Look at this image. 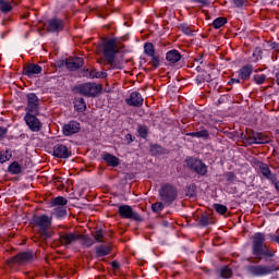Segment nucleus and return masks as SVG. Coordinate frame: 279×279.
Segmentation results:
<instances>
[{
    "label": "nucleus",
    "instance_id": "33",
    "mask_svg": "<svg viewBox=\"0 0 279 279\" xmlns=\"http://www.w3.org/2000/svg\"><path fill=\"white\" fill-rule=\"evenodd\" d=\"M150 151H151L153 156H158V155L160 156V155L165 154V148H162V146H160V145L155 144V145L150 146Z\"/></svg>",
    "mask_w": 279,
    "mask_h": 279
},
{
    "label": "nucleus",
    "instance_id": "19",
    "mask_svg": "<svg viewBox=\"0 0 279 279\" xmlns=\"http://www.w3.org/2000/svg\"><path fill=\"white\" fill-rule=\"evenodd\" d=\"M39 73H43V68L38 64L31 63L24 68V75L27 77L38 75Z\"/></svg>",
    "mask_w": 279,
    "mask_h": 279
},
{
    "label": "nucleus",
    "instance_id": "35",
    "mask_svg": "<svg viewBox=\"0 0 279 279\" xmlns=\"http://www.w3.org/2000/svg\"><path fill=\"white\" fill-rule=\"evenodd\" d=\"M53 215L59 219L62 217H66V207H54Z\"/></svg>",
    "mask_w": 279,
    "mask_h": 279
},
{
    "label": "nucleus",
    "instance_id": "13",
    "mask_svg": "<svg viewBox=\"0 0 279 279\" xmlns=\"http://www.w3.org/2000/svg\"><path fill=\"white\" fill-rule=\"evenodd\" d=\"M34 260V252H22L13 256L10 263L14 265H25V263H32Z\"/></svg>",
    "mask_w": 279,
    "mask_h": 279
},
{
    "label": "nucleus",
    "instance_id": "44",
    "mask_svg": "<svg viewBox=\"0 0 279 279\" xmlns=\"http://www.w3.org/2000/svg\"><path fill=\"white\" fill-rule=\"evenodd\" d=\"M198 223L203 228H206V226H208L210 223V218H208V216H202Z\"/></svg>",
    "mask_w": 279,
    "mask_h": 279
},
{
    "label": "nucleus",
    "instance_id": "51",
    "mask_svg": "<svg viewBox=\"0 0 279 279\" xmlns=\"http://www.w3.org/2000/svg\"><path fill=\"white\" fill-rule=\"evenodd\" d=\"M192 3H201L202 5H206V0H190Z\"/></svg>",
    "mask_w": 279,
    "mask_h": 279
},
{
    "label": "nucleus",
    "instance_id": "29",
    "mask_svg": "<svg viewBox=\"0 0 279 279\" xmlns=\"http://www.w3.org/2000/svg\"><path fill=\"white\" fill-rule=\"evenodd\" d=\"M23 168L19 165L17 161H13L9 166V172L12 173V175H19V173H22Z\"/></svg>",
    "mask_w": 279,
    "mask_h": 279
},
{
    "label": "nucleus",
    "instance_id": "54",
    "mask_svg": "<svg viewBox=\"0 0 279 279\" xmlns=\"http://www.w3.org/2000/svg\"><path fill=\"white\" fill-rule=\"evenodd\" d=\"M126 138H129L130 142L132 143V135H131V134H128V135H126Z\"/></svg>",
    "mask_w": 279,
    "mask_h": 279
},
{
    "label": "nucleus",
    "instance_id": "21",
    "mask_svg": "<svg viewBox=\"0 0 279 279\" xmlns=\"http://www.w3.org/2000/svg\"><path fill=\"white\" fill-rule=\"evenodd\" d=\"M166 60L169 64H175L182 60V54L178 50H170L166 53Z\"/></svg>",
    "mask_w": 279,
    "mask_h": 279
},
{
    "label": "nucleus",
    "instance_id": "4",
    "mask_svg": "<svg viewBox=\"0 0 279 279\" xmlns=\"http://www.w3.org/2000/svg\"><path fill=\"white\" fill-rule=\"evenodd\" d=\"M102 51L107 64L114 66V58L119 53L116 38L108 39L102 44Z\"/></svg>",
    "mask_w": 279,
    "mask_h": 279
},
{
    "label": "nucleus",
    "instance_id": "34",
    "mask_svg": "<svg viewBox=\"0 0 279 279\" xmlns=\"http://www.w3.org/2000/svg\"><path fill=\"white\" fill-rule=\"evenodd\" d=\"M149 58H150V61H149L150 66H154V69H158V66H160V57L154 53L153 56H149Z\"/></svg>",
    "mask_w": 279,
    "mask_h": 279
},
{
    "label": "nucleus",
    "instance_id": "26",
    "mask_svg": "<svg viewBox=\"0 0 279 279\" xmlns=\"http://www.w3.org/2000/svg\"><path fill=\"white\" fill-rule=\"evenodd\" d=\"M66 204H69V201L63 196H58L56 198H52L50 202V206L52 208L64 207L66 206Z\"/></svg>",
    "mask_w": 279,
    "mask_h": 279
},
{
    "label": "nucleus",
    "instance_id": "1",
    "mask_svg": "<svg viewBox=\"0 0 279 279\" xmlns=\"http://www.w3.org/2000/svg\"><path fill=\"white\" fill-rule=\"evenodd\" d=\"M252 255L255 256L256 260H265L266 263L271 260L276 256V250L267 246L265 243V233L257 232L253 235Z\"/></svg>",
    "mask_w": 279,
    "mask_h": 279
},
{
    "label": "nucleus",
    "instance_id": "11",
    "mask_svg": "<svg viewBox=\"0 0 279 279\" xmlns=\"http://www.w3.org/2000/svg\"><path fill=\"white\" fill-rule=\"evenodd\" d=\"M81 238L82 234L77 232H63L59 235V241L61 245L69 247V245H75Z\"/></svg>",
    "mask_w": 279,
    "mask_h": 279
},
{
    "label": "nucleus",
    "instance_id": "38",
    "mask_svg": "<svg viewBox=\"0 0 279 279\" xmlns=\"http://www.w3.org/2000/svg\"><path fill=\"white\" fill-rule=\"evenodd\" d=\"M214 208L218 215H226L228 213V207L221 204H215Z\"/></svg>",
    "mask_w": 279,
    "mask_h": 279
},
{
    "label": "nucleus",
    "instance_id": "10",
    "mask_svg": "<svg viewBox=\"0 0 279 279\" xmlns=\"http://www.w3.org/2000/svg\"><path fill=\"white\" fill-rule=\"evenodd\" d=\"M119 215L121 219H133L134 221H143L141 215L132 209L130 205H120L119 206Z\"/></svg>",
    "mask_w": 279,
    "mask_h": 279
},
{
    "label": "nucleus",
    "instance_id": "16",
    "mask_svg": "<svg viewBox=\"0 0 279 279\" xmlns=\"http://www.w3.org/2000/svg\"><path fill=\"white\" fill-rule=\"evenodd\" d=\"M81 129L80 122L70 121L68 124L63 125V134L64 136H73V134H77Z\"/></svg>",
    "mask_w": 279,
    "mask_h": 279
},
{
    "label": "nucleus",
    "instance_id": "17",
    "mask_svg": "<svg viewBox=\"0 0 279 279\" xmlns=\"http://www.w3.org/2000/svg\"><path fill=\"white\" fill-rule=\"evenodd\" d=\"M143 96L138 92H133L130 95V99H126L129 106H134V108H141L143 106Z\"/></svg>",
    "mask_w": 279,
    "mask_h": 279
},
{
    "label": "nucleus",
    "instance_id": "27",
    "mask_svg": "<svg viewBox=\"0 0 279 279\" xmlns=\"http://www.w3.org/2000/svg\"><path fill=\"white\" fill-rule=\"evenodd\" d=\"M74 110H76V112H85L86 101L84 98L80 97L74 99Z\"/></svg>",
    "mask_w": 279,
    "mask_h": 279
},
{
    "label": "nucleus",
    "instance_id": "6",
    "mask_svg": "<svg viewBox=\"0 0 279 279\" xmlns=\"http://www.w3.org/2000/svg\"><path fill=\"white\" fill-rule=\"evenodd\" d=\"M159 196L162 203L167 204V206H171V204L175 202V197H178V191L173 185L166 184L159 190Z\"/></svg>",
    "mask_w": 279,
    "mask_h": 279
},
{
    "label": "nucleus",
    "instance_id": "24",
    "mask_svg": "<svg viewBox=\"0 0 279 279\" xmlns=\"http://www.w3.org/2000/svg\"><path fill=\"white\" fill-rule=\"evenodd\" d=\"M102 160H105L109 167H119V158L110 153L102 154Z\"/></svg>",
    "mask_w": 279,
    "mask_h": 279
},
{
    "label": "nucleus",
    "instance_id": "53",
    "mask_svg": "<svg viewBox=\"0 0 279 279\" xmlns=\"http://www.w3.org/2000/svg\"><path fill=\"white\" fill-rule=\"evenodd\" d=\"M276 77H277V84L279 85V71L277 72Z\"/></svg>",
    "mask_w": 279,
    "mask_h": 279
},
{
    "label": "nucleus",
    "instance_id": "25",
    "mask_svg": "<svg viewBox=\"0 0 279 279\" xmlns=\"http://www.w3.org/2000/svg\"><path fill=\"white\" fill-rule=\"evenodd\" d=\"M252 71H254V66L245 65L242 69H240L239 77H241V80L243 81L250 80V75H252Z\"/></svg>",
    "mask_w": 279,
    "mask_h": 279
},
{
    "label": "nucleus",
    "instance_id": "5",
    "mask_svg": "<svg viewBox=\"0 0 279 279\" xmlns=\"http://www.w3.org/2000/svg\"><path fill=\"white\" fill-rule=\"evenodd\" d=\"M74 92L84 97H97L101 93V85L97 83H83L74 87Z\"/></svg>",
    "mask_w": 279,
    "mask_h": 279
},
{
    "label": "nucleus",
    "instance_id": "28",
    "mask_svg": "<svg viewBox=\"0 0 279 279\" xmlns=\"http://www.w3.org/2000/svg\"><path fill=\"white\" fill-rule=\"evenodd\" d=\"M0 11L2 14H8L9 12H12V2L8 0H0Z\"/></svg>",
    "mask_w": 279,
    "mask_h": 279
},
{
    "label": "nucleus",
    "instance_id": "30",
    "mask_svg": "<svg viewBox=\"0 0 279 279\" xmlns=\"http://www.w3.org/2000/svg\"><path fill=\"white\" fill-rule=\"evenodd\" d=\"M186 136H195L196 138H208L210 134L208 133V130H202L197 132L186 133Z\"/></svg>",
    "mask_w": 279,
    "mask_h": 279
},
{
    "label": "nucleus",
    "instance_id": "42",
    "mask_svg": "<svg viewBox=\"0 0 279 279\" xmlns=\"http://www.w3.org/2000/svg\"><path fill=\"white\" fill-rule=\"evenodd\" d=\"M137 132L142 138H147V134H149L147 126H143V125L138 126Z\"/></svg>",
    "mask_w": 279,
    "mask_h": 279
},
{
    "label": "nucleus",
    "instance_id": "32",
    "mask_svg": "<svg viewBox=\"0 0 279 279\" xmlns=\"http://www.w3.org/2000/svg\"><path fill=\"white\" fill-rule=\"evenodd\" d=\"M226 23H228V20L226 17H217L213 22V27L215 29H220V27H223V25H226Z\"/></svg>",
    "mask_w": 279,
    "mask_h": 279
},
{
    "label": "nucleus",
    "instance_id": "37",
    "mask_svg": "<svg viewBox=\"0 0 279 279\" xmlns=\"http://www.w3.org/2000/svg\"><path fill=\"white\" fill-rule=\"evenodd\" d=\"M144 52L146 53V56H154V53H156V50L154 49V44L146 43L144 45Z\"/></svg>",
    "mask_w": 279,
    "mask_h": 279
},
{
    "label": "nucleus",
    "instance_id": "39",
    "mask_svg": "<svg viewBox=\"0 0 279 279\" xmlns=\"http://www.w3.org/2000/svg\"><path fill=\"white\" fill-rule=\"evenodd\" d=\"M12 158V153L10 150L1 151L0 153V162H8Z\"/></svg>",
    "mask_w": 279,
    "mask_h": 279
},
{
    "label": "nucleus",
    "instance_id": "22",
    "mask_svg": "<svg viewBox=\"0 0 279 279\" xmlns=\"http://www.w3.org/2000/svg\"><path fill=\"white\" fill-rule=\"evenodd\" d=\"M83 77H89L90 80H95V77L101 78V77H106V73L97 72V70L95 69H86V70H83Z\"/></svg>",
    "mask_w": 279,
    "mask_h": 279
},
{
    "label": "nucleus",
    "instance_id": "36",
    "mask_svg": "<svg viewBox=\"0 0 279 279\" xmlns=\"http://www.w3.org/2000/svg\"><path fill=\"white\" fill-rule=\"evenodd\" d=\"M151 210L158 215L165 210V204H162V202H157L151 205Z\"/></svg>",
    "mask_w": 279,
    "mask_h": 279
},
{
    "label": "nucleus",
    "instance_id": "2",
    "mask_svg": "<svg viewBox=\"0 0 279 279\" xmlns=\"http://www.w3.org/2000/svg\"><path fill=\"white\" fill-rule=\"evenodd\" d=\"M33 226L38 228V232L44 239H51V218L47 215L34 216L33 217Z\"/></svg>",
    "mask_w": 279,
    "mask_h": 279
},
{
    "label": "nucleus",
    "instance_id": "7",
    "mask_svg": "<svg viewBox=\"0 0 279 279\" xmlns=\"http://www.w3.org/2000/svg\"><path fill=\"white\" fill-rule=\"evenodd\" d=\"M185 162L190 170L197 175H206L208 173V167L204 165V162L195 157H187Z\"/></svg>",
    "mask_w": 279,
    "mask_h": 279
},
{
    "label": "nucleus",
    "instance_id": "46",
    "mask_svg": "<svg viewBox=\"0 0 279 279\" xmlns=\"http://www.w3.org/2000/svg\"><path fill=\"white\" fill-rule=\"evenodd\" d=\"M225 178L227 182H234V180H236V175L234 174V172H227L225 174Z\"/></svg>",
    "mask_w": 279,
    "mask_h": 279
},
{
    "label": "nucleus",
    "instance_id": "15",
    "mask_svg": "<svg viewBox=\"0 0 279 279\" xmlns=\"http://www.w3.org/2000/svg\"><path fill=\"white\" fill-rule=\"evenodd\" d=\"M53 156L56 158H71V150L64 144H56L53 146Z\"/></svg>",
    "mask_w": 279,
    "mask_h": 279
},
{
    "label": "nucleus",
    "instance_id": "18",
    "mask_svg": "<svg viewBox=\"0 0 279 279\" xmlns=\"http://www.w3.org/2000/svg\"><path fill=\"white\" fill-rule=\"evenodd\" d=\"M65 66L69 71H75L77 69H82L84 66V59L82 58H72L65 61Z\"/></svg>",
    "mask_w": 279,
    "mask_h": 279
},
{
    "label": "nucleus",
    "instance_id": "45",
    "mask_svg": "<svg viewBox=\"0 0 279 279\" xmlns=\"http://www.w3.org/2000/svg\"><path fill=\"white\" fill-rule=\"evenodd\" d=\"M94 238L96 239L97 243H104V231L102 230L96 231V233L94 234Z\"/></svg>",
    "mask_w": 279,
    "mask_h": 279
},
{
    "label": "nucleus",
    "instance_id": "50",
    "mask_svg": "<svg viewBox=\"0 0 279 279\" xmlns=\"http://www.w3.org/2000/svg\"><path fill=\"white\" fill-rule=\"evenodd\" d=\"M229 84H230V85H232V84H241V80H239V78H231V80L229 81Z\"/></svg>",
    "mask_w": 279,
    "mask_h": 279
},
{
    "label": "nucleus",
    "instance_id": "3",
    "mask_svg": "<svg viewBox=\"0 0 279 279\" xmlns=\"http://www.w3.org/2000/svg\"><path fill=\"white\" fill-rule=\"evenodd\" d=\"M247 274L250 276H253L255 278H263L265 276H271L274 271H278V268L276 267L275 264L272 265H248L246 267Z\"/></svg>",
    "mask_w": 279,
    "mask_h": 279
},
{
    "label": "nucleus",
    "instance_id": "40",
    "mask_svg": "<svg viewBox=\"0 0 279 279\" xmlns=\"http://www.w3.org/2000/svg\"><path fill=\"white\" fill-rule=\"evenodd\" d=\"M221 278H232V268L228 266L223 267L221 269Z\"/></svg>",
    "mask_w": 279,
    "mask_h": 279
},
{
    "label": "nucleus",
    "instance_id": "48",
    "mask_svg": "<svg viewBox=\"0 0 279 279\" xmlns=\"http://www.w3.org/2000/svg\"><path fill=\"white\" fill-rule=\"evenodd\" d=\"M235 8H243L245 5V0H232Z\"/></svg>",
    "mask_w": 279,
    "mask_h": 279
},
{
    "label": "nucleus",
    "instance_id": "43",
    "mask_svg": "<svg viewBox=\"0 0 279 279\" xmlns=\"http://www.w3.org/2000/svg\"><path fill=\"white\" fill-rule=\"evenodd\" d=\"M265 80H267V76L265 74H257L254 76V82L256 84H265Z\"/></svg>",
    "mask_w": 279,
    "mask_h": 279
},
{
    "label": "nucleus",
    "instance_id": "14",
    "mask_svg": "<svg viewBox=\"0 0 279 279\" xmlns=\"http://www.w3.org/2000/svg\"><path fill=\"white\" fill-rule=\"evenodd\" d=\"M62 29H64V21L58 17L48 20L47 32L56 34L62 32Z\"/></svg>",
    "mask_w": 279,
    "mask_h": 279
},
{
    "label": "nucleus",
    "instance_id": "52",
    "mask_svg": "<svg viewBox=\"0 0 279 279\" xmlns=\"http://www.w3.org/2000/svg\"><path fill=\"white\" fill-rule=\"evenodd\" d=\"M113 269H119L120 265H119V262L114 260L111 263Z\"/></svg>",
    "mask_w": 279,
    "mask_h": 279
},
{
    "label": "nucleus",
    "instance_id": "9",
    "mask_svg": "<svg viewBox=\"0 0 279 279\" xmlns=\"http://www.w3.org/2000/svg\"><path fill=\"white\" fill-rule=\"evenodd\" d=\"M27 99V106L25 108L26 114H40L39 108H40V99H38V96L36 94L31 93L26 96Z\"/></svg>",
    "mask_w": 279,
    "mask_h": 279
},
{
    "label": "nucleus",
    "instance_id": "8",
    "mask_svg": "<svg viewBox=\"0 0 279 279\" xmlns=\"http://www.w3.org/2000/svg\"><path fill=\"white\" fill-rule=\"evenodd\" d=\"M244 138L247 141L248 145H264L265 143H269L267 135L254 131H246Z\"/></svg>",
    "mask_w": 279,
    "mask_h": 279
},
{
    "label": "nucleus",
    "instance_id": "41",
    "mask_svg": "<svg viewBox=\"0 0 279 279\" xmlns=\"http://www.w3.org/2000/svg\"><path fill=\"white\" fill-rule=\"evenodd\" d=\"M180 29L186 36H191V34H193V28L189 26V24H181Z\"/></svg>",
    "mask_w": 279,
    "mask_h": 279
},
{
    "label": "nucleus",
    "instance_id": "31",
    "mask_svg": "<svg viewBox=\"0 0 279 279\" xmlns=\"http://www.w3.org/2000/svg\"><path fill=\"white\" fill-rule=\"evenodd\" d=\"M80 240L82 241V244L85 245L86 247H93V245H95V240H93V238L88 235L81 234Z\"/></svg>",
    "mask_w": 279,
    "mask_h": 279
},
{
    "label": "nucleus",
    "instance_id": "20",
    "mask_svg": "<svg viewBox=\"0 0 279 279\" xmlns=\"http://www.w3.org/2000/svg\"><path fill=\"white\" fill-rule=\"evenodd\" d=\"M259 170L262 175H264V178H266V180H269L270 182H276V174H274L271 172V170L269 169V166L267 163H259Z\"/></svg>",
    "mask_w": 279,
    "mask_h": 279
},
{
    "label": "nucleus",
    "instance_id": "47",
    "mask_svg": "<svg viewBox=\"0 0 279 279\" xmlns=\"http://www.w3.org/2000/svg\"><path fill=\"white\" fill-rule=\"evenodd\" d=\"M268 236L272 243H277V245H279V233L278 232L270 233Z\"/></svg>",
    "mask_w": 279,
    "mask_h": 279
},
{
    "label": "nucleus",
    "instance_id": "23",
    "mask_svg": "<svg viewBox=\"0 0 279 279\" xmlns=\"http://www.w3.org/2000/svg\"><path fill=\"white\" fill-rule=\"evenodd\" d=\"M95 252H96V256L101 258L104 256H108V254H111L112 247L110 245L102 244V245L95 246Z\"/></svg>",
    "mask_w": 279,
    "mask_h": 279
},
{
    "label": "nucleus",
    "instance_id": "12",
    "mask_svg": "<svg viewBox=\"0 0 279 279\" xmlns=\"http://www.w3.org/2000/svg\"><path fill=\"white\" fill-rule=\"evenodd\" d=\"M37 114L38 113H26L24 117V121L31 132H40V130H43V123L36 118Z\"/></svg>",
    "mask_w": 279,
    "mask_h": 279
},
{
    "label": "nucleus",
    "instance_id": "49",
    "mask_svg": "<svg viewBox=\"0 0 279 279\" xmlns=\"http://www.w3.org/2000/svg\"><path fill=\"white\" fill-rule=\"evenodd\" d=\"M5 134H8V129L0 126V138H3V136H5Z\"/></svg>",
    "mask_w": 279,
    "mask_h": 279
}]
</instances>
